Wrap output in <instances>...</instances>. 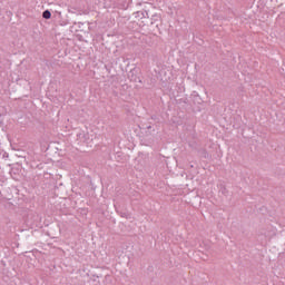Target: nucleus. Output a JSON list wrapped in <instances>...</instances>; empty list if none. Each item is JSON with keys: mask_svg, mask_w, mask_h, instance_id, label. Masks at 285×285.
<instances>
[{"mask_svg": "<svg viewBox=\"0 0 285 285\" xmlns=\"http://www.w3.org/2000/svg\"><path fill=\"white\" fill-rule=\"evenodd\" d=\"M42 17L43 19H50L52 17V13H50V11L46 10L43 13H42Z\"/></svg>", "mask_w": 285, "mask_h": 285, "instance_id": "obj_1", "label": "nucleus"}]
</instances>
